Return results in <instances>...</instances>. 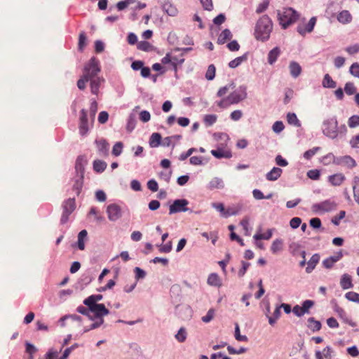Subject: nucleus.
<instances>
[{
    "instance_id": "obj_16",
    "label": "nucleus",
    "mask_w": 359,
    "mask_h": 359,
    "mask_svg": "<svg viewBox=\"0 0 359 359\" xmlns=\"http://www.w3.org/2000/svg\"><path fill=\"white\" fill-rule=\"evenodd\" d=\"M99 154L100 156H106L109 152V144L104 139L95 141Z\"/></svg>"
},
{
    "instance_id": "obj_17",
    "label": "nucleus",
    "mask_w": 359,
    "mask_h": 359,
    "mask_svg": "<svg viewBox=\"0 0 359 359\" xmlns=\"http://www.w3.org/2000/svg\"><path fill=\"white\" fill-rule=\"evenodd\" d=\"M337 20L343 24V25H346V24H348L350 23L352 20H353V18H352V15L350 13V12L347 10H344L342 11H341L338 15H337Z\"/></svg>"
},
{
    "instance_id": "obj_8",
    "label": "nucleus",
    "mask_w": 359,
    "mask_h": 359,
    "mask_svg": "<svg viewBox=\"0 0 359 359\" xmlns=\"http://www.w3.org/2000/svg\"><path fill=\"white\" fill-rule=\"evenodd\" d=\"M314 305L312 300H306L302 303V306L296 305L292 309V312L298 317L304 316L305 313H309V309Z\"/></svg>"
},
{
    "instance_id": "obj_21",
    "label": "nucleus",
    "mask_w": 359,
    "mask_h": 359,
    "mask_svg": "<svg viewBox=\"0 0 359 359\" xmlns=\"http://www.w3.org/2000/svg\"><path fill=\"white\" fill-rule=\"evenodd\" d=\"M320 261V255L318 253H316L312 255L310 260L308 262L307 267L306 268V272L307 273H310L315 269L316 266Z\"/></svg>"
},
{
    "instance_id": "obj_38",
    "label": "nucleus",
    "mask_w": 359,
    "mask_h": 359,
    "mask_svg": "<svg viewBox=\"0 0 359 359\" xmlns=\"http://www.w3.org/2000/svg\"><path fill=\"white\" fill-rule=\"evenodd\" d=\"M107 168V163L101 160H95L93 162V169L97 172H103Z\"/></svg>"
},
{
    "instance_id": "obj_54",
    "label": "nucleus",
    "mask_w": 359,
    "mask_h": 359,
    "mask_svg": "<svg viewBox=\"0 0 359 359\" xmlns=\"http://www.w3.org/2000/svg\"><path fill=\"white\" fill-rule=\"evenodd\" d=\"M235 338L239 341H247L248 337L245 335H241L240 334V328L238 324L236 325L235 327Z\"/></svg>"
},
{
    "instance_id": "obj_3",
    "label": "nucleus",
    "mask_w": 359,
    "mask_h": 359,
    "mask_svg": "<svg viewBox=\"0 0 359 359\" xmlns=\"http://www.w3.org/2000/svg\"><path fill=\"white\" fill-rule=\"evenodd\" d=\"M277 17L281 27L283 29H286L297 22L299 18V14L292 8L287 7L283 8L282 10H278Z\"/></svg>"
},
{
    "instance_id": "obj_6",
    "label": "nucleus",
    "mask_w": 359,
    "mask_h": 359,
    "mask_svg": "<svg viewBox=\"0 0 359 359\" xmlns=\"http://www.w3.org/2000/svg\"><path fill=\"white\" fill-rule=\"evenodd\" d=\"M304 20L299 22L297 27V32L302 36L313 32L317 21L316 17H312L307 23L304 22Z\"/></svg>"
},
{
    "instance_id": "obj_64",
    "label": "nucleus",
    "mask_w": 359,
    "mask_h": 359,
    "mask_svg": "<svg viewBox=\"0 0 359 359\" xmlns=\"http://www.w3.org/2000/svg\"><path fill=\"white\" fill-rule=\"evenodd\" d=\"M346 51L350 55L355 54L359 52V45L354 44L353 46H350L346 48Z\"/></svg>"
},
{
    "instance_id": "obj_42",
    "label": "nucleus",
    "mask_w": 359,
    "mask_h": 359,
    "mask_svg": "<svg viewBox=\"0 0 359 359\" xmlns=\"http://www.w3.org/2000/svg\"><path fill=\"white\" fill-rule=\"evenodd\" d=\"M355 184L353 185V197L355 201V202L359 205V178L355 177Z\"/></svg>"
},
{
    "instance_id": "obj_62",
    "label": "nucleus",
    "mask_w": 359,
    "mask_h": 359,
    "mask_svg": "<svg viewBox=\"0 0 359 359\" xmlns=\"http://www.w3.org/2000/svg\"><path fill=\"white\" fill-rule=\"evenodd\" d=\"M109 118V114L107 111H102L98 115V121L101 124L105 123Z\"/></svg>"
},
{
    "instance_id": "obj_40",
    "label": "nucleus",
    "mask_w": 359,
    "mask_h": 359,
    "mask_svg": "<svg viewBox=\"0 0 359 359\" xmlns=\"http://www.w3.org/2000/svg\"><path fill=\"white\" fill-rule=\"evenodd\" d=\"M323 86L325 88H334L336 87V82L332 80V77L328 74H327L323 78Z\"/></svg>"
},
{
    "instance_id": "obj_30",
    "label": "nucleus",
    "mask_w": 359,
    "mask_h": 359,
    "mask_svg": "<svg viewBox=\"0 0 359 359\" xmlns=\"http://www.w3.org/2000/svg\"><path fill=\"white\" fill-rule=\"evenodd\" d=\"M224 182L221 178L214 177L209 182V188L210 189H222L224 187Z\"/></svg>"
},
{
    "instance_id": "obj_48",
    "label": "nucleus",
    "mask_w": 359,
    "mask_h": 359,
    "mask_svg": "<svg viewBox=\"0 0 359 359\" xmlns=\"http://www.w3.org/2000/svg\"><path fill=\"white\" fill-rule=\"evenodd\" d=\"M350 74L354 77L359 79V63L354 62L351 65L349 69Z\"/></svg>"
},
{
    "instance_id": "obj_41",
    "label": "nucleus",
    "mask_w": 359,
    "mask_h": 359,
    "mask_svg": "<svg viewBox=\"0 0 359 359\" xmlns=\"http://www.w3.org/2000/svg\"><path fill=\"white\" fill-rule=\"evenodd\" d=\"M184 59L182 57V55H181V57H178L176 55H172V61L171 64L173 67V69L177 72V65H181L184 62Z\"/></svg>"
},
{
    "instance_id": "obj_32",
    "label": "nucleus",
    "mask_w": 359,
    "mask_h": 359,
    "mask_svg": "<svg viewBox=\"0 0 359 359\" xmlns=\"http://www.w3.org/2000/svg\"><path fill=\"white\" fill-rule=\"evenodd\" d=\"M75 209V201L74 198H69L67 201H65L63 204V211L69 212L72 214V212Z\"/></svg>"
},
{
    "instance_id": "obj_49",
    "label": "nucleus",
    "mask_w": 359,
    "mask_h": 359,
    "mask_svg": "<svg viewBox=\"0 0 359 359\" xmlns=\"http://www.w3.org/2000/svg\"><path fill=\"white\" fill-rule=\"evenodd\" d=\"M346 216V212L344 210L339 211V214L337 215H335L332 218V222L336 225L338 226L339 224L340 220L344 219Z\"/></svg>"
},
{
    "instance_id": "obj_36",
    "label": "nucleus",
    "mask_w": 359,
    "mask_h": 359,
    "mask_svg": "<svg viewBox=\"0 0 359 359\" xmlns=\"http://www.w3.org/2000/svg\"><path fill=\"white\" fill-rule=\"evenodd\" d=\"M163 9L170 16H175L177 14V9L170 3H165L163 6Z\"/></svg>"
},
{
    "instance_id": "obj_35",
    "label": "nucleus",
    "mask_w": 359,
    "mask_h": 359,
    "mask_svg": "<svg viewBox=\"0 0 359 359\" xmlns=\"http://www.w3.org/2000/svg\"><path fill=\"white\" fill-rule=\"evenodd\" d=\"M287 121L290 125H292L295 127L301 126V123L294 113H288L287 114Z\"/></svg>"
},
{
    "instance_id": "obj_24",
    "label": "nucleus",
    "mask_w": 359,
    "mask_h": 359,
    "mask_svg": "<svg viewBox=\"0 0 359 359\" xmlns=\"http://www.w3.org/2000/svg\"><path fill=\"white\" fill-rule=\"evenodd\" d=\"M283 249V241L281 238L274 240L271 245V251L276 255Z\"/></svg>"
},
{
    "instance_id": "obj_57",
    "label": "nucleus",
    "mask_w": 359,
    "mask_h": 359,
    "mask_svg": "<svg viewBox=\"0 0 359 359\" xmlns=\"http://www.w3.org/2000/svg\"><path fill=\"white\" fill-rule=\"evenodd\" d=\"M320 171L316 169L310 170L307 172L308 177L313 180H318L320 178Z\"/></svg>"
},
{
    "instance_id": "obj_45",
    "label": "nucleus",
    "mask_w": 359,
    "mask_h": 359,
    "mask_svg": "<svg viewBox=\"0 0 359 359\" xmlns=\"http://www.w3.org/2000/svg\"><path fill=\"white\" fill-rule=\"evenodd\" d=\"M175 338L179 342H184L187 339V332L185 328L181 327L175 335Z\"/></svg>"
},
{
    "instance_id": "obj_58",
    "label": "nucleus",
    "mask_w": 359,
    "mask_h": 359,
    "mask_svg": "<svg viewBox=\"0 0 359 359\" xmlns=\"http://www.w3.org/2000/svg\"><path fill=\"white\" fill-rule=\"evenodd\" d=\"M97 111V103L95 100L92 101L90 107V113L91 119L93 121L95 119V114Z\"/></svg>"
},
{
    "instance_id": "obj_25",
    "label": "nucleus",
    "mask_w": 359,
    "mask_h": 359,
    "mask_svg": "<svg viewBox=\"0 0 359 359\" xmlns=\"http://www.w3.org/2000/svg\"><path fill=\"white\" fill-rule=\"evenodd\" d=\"M232 38V34L229 29H225L223 30L217 38V43L219 44H224L228 40H230Z\"/></svg>"
},
{
    "instance_id": "obj_43",
    "label": "nucleus",
    "mask_w": 359,
    "mask_h": 359,
    "mask_svg": "<svg viewBox=\"0 0 359 359\" xmlns=\"http://www.w3.org/2000/svg\"><path fill=\"white\" fill-rule=\"evenodd\" d=\"M345 297L351 302L359 304V294L355 292H348L345 294Z\"/></svg>"
},
{
    "instance_id": "obj_13",
    "label": "nucleus",
    "mask_w": 359,
    "mask_h": 359,
    "mask_svg": "<svg viewBox=\"0 0 359 359\" xmlns=\"http://www.w3.org/2000/svg\"><path fill=\"white\" fill-rule=\"evenodd\" d=\"M88 130L89 127L88 123L87 111L86 109H83L81 111L79 133L82 136H84L88 133Z\"/></svg>"
},
{
    "instance_id": "obj_27",
    "label": "nucleus",
    "mask_w": 359,
    "mask_h": 359,
    "mask_svg": "<svg viewBox=\"0 0 359 359\" xmlns=\"http://www.w3.org/2000/svg\"><path fill=\"white\" fill-rule=\"evenodd\" d=\"M280 53V50L278 47H275L271 50H270L268 54V62L270 65H273L277 60Z\"/></svg>"
},
{
    "instance_id": "obj_50",
    "label": "nucleus",
    "mask_w": 359,
    "mask_h": 359,
    "mask_svg": "<svg viewBox=\"0 0 359 359\" xmlns=\"http://www.w3.org/2000/svg\"><path fill=\"white\" fill-rule=\"evenodd\" d=\"M344 91L347 95H351L356 92V88L353 83L348 82L345 85Z\"/></svg>"
},
{
    "instance_id": "obj_15",
    "label": "nucleus",
    "mask_w": 359,
    "mask_h": 359,
    "mask_svg": "<svg viewBox=\"0 0 359 359\" xmlns=\"http://www.w3.org/2000/svg\"><path fill=\"white\" fill-rule=\"evenodd\" d=\"M343 257L341 251L336 253L335 255L331 256L323 261V266L326 269H331L334 264L339 261Z\"/></svg>"
},
{
    "instance_id": "obj_28",
    "label": "nucleus",
    "mask_w": 359,
    "mask_h": 359,
    "mask_svg": "<svg viewBox=\"0 0 359 359\" xmlns=\"http://www.w3.org/2000/svg\"><path fill=\"white\" fill-rule=\"evenodd\" d=\"M248 60V53H245L244 55L235 58L234 60H231L229 63V67L230 68H236L238 67L240 65H241L243 62H245Z\"/></svg>"
},
{
    "instance_id": "obj_1",
    "label": "nucleus",
    "mask_w": 359,
    "mask_h": 359,
    "mask_svg": "<svg viewBox=\"0 0 359 359\" xmlns=\"http://www.w3.org/2000/svg\"><path fill=\"white\" fill-rule=\"evenodd\" d=\"M273 30V22L267 15H264L257 21L255 27V38L261 41H266L270 38Z\"/></svg>"
},
{
    "instance_id": "obj_20",
    "label": "nucleus",
    "mask_w": 359,
    "mask_h": 359,
    "mask_svg": "<svg viewBox=\"0 0 359 359\" xmlns=\"http://www.w3.org/2000/svg\"><path fill=\"white\" fill-rule=\"evenodd\" d=\"M282 172L283 170L281 168L274 167L270 172L266 173V178L269 181H275L280 177Z\"/></svg>"
},
{
    "instance_id": "obj_22",
    "label": "nucleus",
    "mask_w": 359,
    "mask_h": 359,
    "mask_svg": "<svg viewBox=\"0 0 359 359\" xmlns=\"http://www.w3.org/2000/svg\"><path fill=\"white\" fill-rule=\"evenodd\" d=\"M340 285L344 290L352 288L353 285L351 276L347 273L343 274L340 280Z\"/></svg>"
},
{
    "instance_id": "obj_61",
    "label": "nucleus",
    "mask_w": 359,
    "mask_h": 359,
    "mask_svg": "<svg viewBox=\"0 0 359 359\" xmlns=\"http://www.w3.org/2000/svg\"><path fill=\"white\" fill-rule=\"evenodd\" d=\"M284 128L283 122L279 121H276L272 126L273 130L276 133H279L283 131Z\"/></svg>"
},
{
    "instance_id": "obj_39",
    "label": "nucleus",
    "mask_w": 359,
    "mask_h": 359,
    "mask_svg": "<svg viewBox=\"0 0 359 359\" xmlns=\"http://www.w3.org/2000/svg\"><path fill=\"white\" fill-rule=\"evenodd\" d=\"M280 307L277 306L273 311V316H268L269 323L271 325H273L276 323V320L280 318Z\"/></svg>"
},
{
    "instance_id": "obj_29",
    "label": "nucleus",
    "mask_w": 359,
    "mask_h": 359,
    "mask_svg": "<svg viewBox=\"0 0 359 359\" xmlns=\"http://www.w3.org/2000/svg\"><path fill=\"white\" fill-rule=\"evenodd\" d=\"M161 135L158 133H154L149 138V145L151 147H158L161 144Z\"/></svg>"
},
{
    "instance_id": "obj_33",
    "label": "nucleus",
    "mask_w": 359,
    "mask_h": 359,
    "mask_svg": "<svg viewBox=\"0 0 359 359\" xmlns=\"http://www.w3.org/2000/svg\"><path fill=\"white\" fill-rule=\"evenodd\" d=\"M208 283L212 286H220L221 280L217 273H211L208 278Z\"/></svg>"
},
{
    "instance_id": "obj_26",
    "label": "nucleus",
    "mask_w": 359,
    "mask_h": 359,
    "mask_svg": "<svg viewBox=\"0 0 359 359\" xmlns=\"http://www.w3.org/2000/svg\"><path fill=\"white\" fill-rule=\"evenodd\" d=\"M339 163L348 168H352L356 165L355 161L350 156H345L341 158Z\"/></svg>"
},
{
    "instance_id": "obj_46",
    "label": "nucleus",
    "mask_w": 359,
    "mask_h": 359,
    "mask_svg": "<svg viewBox=\"0 0 359 359\" xmlns=\"http://www.w3.org/2000/svg\"><path fill=\"white\" fill-rule=\"evenodd\" d=\"M86 41H87V38H86L85 33L84 32L80 33L79 37V43H78L79 50L81 51L83 50L84 47L86 46Z\"/></svg>"
},
{
    "instance_id": "obj_47",
    "label": "nucleus",
    "mask_w": 359,
    "mask_h": 359,
    "mask_svg": "<svg viewBox=\"0 0 359 359\" xmlns=\"http://www.w3.org/2000/svg\"><path fill=\"white\" fill-rule=\"evenodd\" d=\"M269 0H263V1L257 6L256 8V13L259 14L264 12L269 7Z\"/></svg>"
},
{
    "instance_id": "obj_19",
    "label": "nucleus",
    "mask_w": 359,
    "mask_h": 359,
    "mask_svg": "<svg viewBox=\"0 0 359 359\" xmlns=\"http://www.w3.org/2000/svg\"><path fill=\"white\" fill-rule=\"evenodd\" d=\"M211 154L217 158H229L232 156L231 152L229 150H224L223 149L218 148L217 149L212 150Z\"/></svg>"
},
{
    "instance_id": "obj_31",
    "label": "nucleus",
    "mask_w": 359,
    "mask_h": 359,
    "mask_svg": "<svg viewBox=\"0 0 359 359\" xmlns=\"http://www.w3.org/2000/svg\"><path fill=\"white\" fill-rule=\"evenodd\" d=\"M336 311L338 313L339 317L342 318L345 323H348L352 327H355L356 325L355 323L348 318L346 311L342 308L337 307Z\"/></svg>"
},
{
    "instance_id": "obj_9",
    "label": "nucleus",
    "mask_w": 359,
    "mask_h": 359,
    "mask_svg": "<svg viewBox=\"0 0 359 359\" xmlns=\"http://www.w3.org/2000/svg\"><path fill=\"white\" fill-rule=\"evenodd\" d=\"M76 169L77 171L81 172V175L78 179H76L73 185V190L76 192L77 196L79 195L83 184V168L81 163H79V161H76Z\"/></svg>"
},
{
    "instance_id": "obj_37",
    "label": "nucleus",
    "mask_w": 359,
    "mask_h": 359,
    "mask_svg": "<svg viewBox=\"0 0 359 359\" xmlns=\"http://www.w3.org/2000/svg\"><path fill=\"white\" fill-rule=\"evenodd\" d=\"M87 231L83 229L79 233L78 235V248L81 250H83L85 249V243L84 238L87 236Z\"/></svg>"
},
{
    "instance_id": "obj_23",
    "label": "nucleus",
    "mask_w": 359,
    "mask_h": 359,
    "mask_svg": "<svg viewBox=\"0 0 359 359\" xmlns=\"http://www.w3.org/2000/svg\"><path fill=\"white\" fill-rule=\"evenodd\" d=\"M290 75L293 78L298 77L302 73V67L299 63L292 61L289 65Z\"/></svg>"
},
{
    "instance_id": "obj_56",
    "label": "nucleus",
    "mask_w": 359,
    "mask_h": 359,
    "mask_svg": "<svg viewBox=\"0 0 359 359\" xmlns=\"http://www.w3.org/2000/svg\"><path fill=\"white\" fill-rule=\"evenodd\" d=\"M217 121V116L214 114L206 115L204 118V121L207 126H212Z\"/></svg>"
},
{
    "instance_id": "obj_12",
    "label": "nucleus",
    "mask_w": 359,
    "mask_h": 359,
    "mask_svg": "<svg viewBox=\"0 0 359 359\" xmlns=\"http://www.w3.org/2000/svg\"><path fill=\"white\" fill-rule=\"evenodd\" d=\"M93 73L89 72L88 62L86 63L84 66L83 75L77 81V87L80 90H84L86 86V83L89 81V79L90 78V75Z\"/></svg>"
},
{
    "instance_id": "obj_63",
    "label": "nucleus",
    "mask_w": 359,
    "mask_h": 359,
    "mask_svg": "<svg viewBox=\"0 0 359 359\" xmlns=\"http://www.w3.org/2000/svg\"><path fill=\"white\" fill-rule=\"evenodd\" d=\"M58 351L53 349H50L46 354V359H60L58 358Z\"/></svg>"
},
{
    "instance_id": "obj_55",
    "label": "nucleus",
    "mask_w": 359,
    "mask_h": 359,
    "mask_svg": "<svg viewBox=\"0 0 359 359\" xmlns=\"http://www.w3.org/2000/svg\"><path fill=\"white\" fill-rule=\"evenodd\" d=\"M234 87L235 86L233 83H231L229 86H224L218 90L217 95L218 97H222L227 93L229 89H233Z\"/></svg>"
},
{
    "instance_id": "obj_59",
    "label": "nucleus",
    "mask_w": 359,
    "mask_h": 359,
    "mask_svg": "<svg viewBox=\"0 0 359 359\" xmlns=\"http://www.w3.org/2000/svg\"><path fill=\"white\" fill-rule=\"evenodd\" d=\"M83 304L86 305L89 310L90 311L92 308H93L94 305H97L98 304L95 302V300L93 299L92 295L89 296L88 298H86L83 301Z\"/></svg>"
},
{
    "instance_id": "obj_34",
    "label": "nucleus",
    "mask_w": 359,
    "mask_h": 359,
    "mask_svg": "<svg viewBox=\"0 0 359 359\" xmlns=\"http://www.w3.org/2000/svg\"><path fill=\"white\" fill-rule=\"evenodd\" d=\"M308 327L313 332L319 331L321 328V323L318 320H316L313 318L308 319Z\"/></svg>"
},
{
    "instance_id": "obj_10",
    "label": "nucleus",
    "mask_w": 359,
    "mask_h": 359,
    "mask_svg": "<svg viewBox=\"0 0 359 359\" xmlns=\"http://www.w3.org/2000/svg\"><path fill=\"white\" fill-rule=\"evenodd\" d=\"M107 213L111 221H116L121 217V209L116 204H111L107 206Z\"/></svg>"
},
{
    "instance_id": "obj_18",
    "label": "nucleus",
    "mask_w": 359,
    "mask_h": 359,
    "mask_svg": "<svg viewBox=\"0 0 359 359\" xmlns=\"http://www.w3.org/2000/svg\"><path fill=\"white\" fill-rule=\"evenodd\" d=\"M346 177L342 173H337L329 176L328 181L333 186H340Z\"/></svg>"
},
{
    "instance_id": "obj_51",
    "label": "nucleus",
    "mask_w": 359,
    "mask_h": 359,
    "mask_svg": "<svg viewBox=\"0 0 359 359\" xmlns=\"http://www.w3.org/2000/svg\"><path fill=\"white\" fill-rule=\"evenodd\" d=\"M123 144L121 142H116L112 149V154L113 155L118 156H119L122 152Z\"/></svg>"
},
{
    "instance_id": "obj_44",
    "label": "nucleus",
    "mask_w": 359,
    "mask_h": 359,
    "mask_svg": "<svg viewBox=\"0 0 359 359\" xmlns=\"http://www.w3.org/2000/svg\"><path fill=\"white\" fill-rule=\"evenodd\" d=\"M215 67L213 65H209L205 74V78L209 81L212 80L215 76Z\"/></svg>"
},
{
    "instance_id": "obj_5",
    "label": "nucleus",
    "mask_w": 359,
    "mask_h": 359,
    "mask_svg": "<svg viewBox=\"0 0 359 359\" xmlns=\"http://www.w3.org/2000/svg\"><path fill=\"white\" fill-rule=\"evenodd\" d=\"M337 208V203L331 199L325 200L318 203L313 204L311 210L314 212L323 213L330 212Z\"/></svg>"
},
{
    "instance_id": "obj_53",
    "label": "nucleus",
    "mask_w": 359,
    "mask_h": 359,
    "mask_svg": "<svg viewBox=\"0 0 359 359\" xmlns=\"http://www.w3.org/2000/svg\"><path fill=\"white\" fill-rule=\"evenodd\" d=\"M348 125L350 128H355L359 126V116L353 115L348 118Z\"/></svg>"
},
{
    "instance_id": "obj_14",
    "label": "nucleus",
    "mask_w": 359,
    "mask_h": 359,
    "mask_svg": "<svg viewBox=\"0 0 359 359\" xmlns=\"http://www.w3.org/2000/svg\"><path fill=\"white\" fill-rule=\"evenodd\" d=\"M90 312L95 314L96 318L100 320V318H103V316L109 314V310L105 307L103 304H98L97 305H94L93 308L90 310Z\"/></svg>"
},
{
    "instance_id": "obj_2",
    "label": "nucleus",
    "mask_w": 359,
    "mask_h": 359,
    "mask_svg": "<svg viewBox=\"0 0 359 359\" xmlns=\"http://www.w3.org/2000/svg\"><path fill=\"white\" fill-rule=\"evenodd\" d=\"M89 72L93 73L89 79L91 93L97 95L101 83L104 81L103 79L97 76L98 73L100 72V62L95 57H93L88 61Z\"/></svg>"
},
{
    "instance_id": "obj_7",
    "label": "nucleus",
    "mask_w": 359,
    "mask_h": 359,
    "mask_svg": "<svg viewBox=\"0 0 359 359\" xmlns=\"http://www.w3.org/2000/svg\"><path fill=\"white\" fill-rule=\"evenodd\" d=\"M189 202L186 199H177L169 208V214L172 215L180 212H186L188 210L187 205Z\"/></svg>"
},
{
    "instance_id": "obj_11",
    "label": "nucleus",
    "mask_w": 359,
    "mask_h": 359,
    "mask_svg": "<svg viewBox=\"0 0 359 359\" xmlns=\"http://www.w3.org/2000/svg\"><path fill=\"white\" fill-rule=\"evenodd\" d=\"M246 97V92L245 88H240L232 92L229 96V100L230 102L233 104H237L241 100H244Z\"/></svg>"
},
{
    "instance_id": "obj_60",
    "label": "nucleus",
    "mask_w": 359,
    "mask_h": 359,
    "mask_svg": "<svg viewBox=\"0 0 359 359\" xmlns=\"http://www.w3.org/2000/svg\"><path fill=\"white\" fill-rule=\"evenodd\" d=\"M321 353L325 359H332L333 349L330 346H327L323 350V352Z\"/></svg>"
},
{
    "instance_id": "obj_4",
    "label": "nucleus",
    "mask_w": 359,
    "mask_h": 359,
    "mask_svg": "<svg viewBox=\"0 0 359 359\" xmlns=\"http://www.w3.org/2000/svg\"><path fill=\"white\" fill-rule=\"evenodd\" d=\"M323 133L327 137L334 139L338 135V123L336 118L333 117L325 120L323 124Z\"/></svg>"
},
{
    "instance_id": "obj_52",
    "label": "nucleus",
    "mask_w": 359,
    "mask_h": 359,
    "mask_svg": "<svg viewBox=\"0 0 359 359\" xmlns=\"http://www.w3.org/2000/svg\"><path fill=\"white\" fill-rule=\"evenodd\" d=\"M320 149V147H313L311 149H309V150H307L306 151L304 152V157L307 159V160H309L311 159L316 153L318 151H319Z\"/></svg>"
}]
</instances>
